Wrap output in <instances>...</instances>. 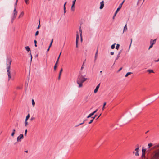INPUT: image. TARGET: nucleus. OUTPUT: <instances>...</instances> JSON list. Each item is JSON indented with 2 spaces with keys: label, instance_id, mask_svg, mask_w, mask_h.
Listing matches in <instances>:
<instances>
[{
  "label": "nucleus",
  "instance_id": "13d9d810",
  "mask_svg": "<svg viewBox=\"0 0 159 159\" xmlns=\"http://www.w3.org/2000/svg\"><path fill=\"white\" fill-rule=\"evenodd\" d=\"M119 57V55H118L117 57V59H118Z\"/></svg>",
  "mask_w": 159,
  "mask_h": 159
},
{
  "label": "nucleus",
  "instance_id": "c03bdc74",
  "mask_svg": "<svg viewBox=\"0 0 159 159\" xmlns=\"http://www.w3.org/2000/svg\"><path fill=\"white\" fill-rule=\"evenodd\" d=\"M39 22L40 23V21H39ZM40 26V23H39V25H38V28H39Z\"/></svg>",
  "mask_w": 159,
  "mask_h": 159
},
{
  "label": "nucleus",
  "instance_id": "b1692460",
  "mask_svg": "<svg viewBox=\"0 0 159 159\" xmlns=\"http://www.w3.org/2000/svg\"><path fill=\"white\" fill-rule=\"evenodd\" d=\"M32 104L33 106V107H34L35 104V102L33 99H32Z\"/></svg>",
  "mask_w": 159,
  "mask_h": 159
},
{
  "label": "nucleus",
  "instance_id": "dca6fc26",
  "mask_svg": "<svg viewBox=\"0 0 159 159\" xmlns=\"http://www.w3.org/2000/svg\"><path fill=\"white\" fill-rule=\"evenodd\" d=\"M62 71H63V69H62V68H61V70H60V71L59 74V77H58V79H59L60 78V77H61V73Z\"/></svg>",
  "mask_w": 159,
  "mask_h": 159
},
{
  "label": "nucleus",
  "instance_id": "9b49d317",
  "mask_svg": "<svg viewBox=\"0 0 159 159\" xmlns=\"http://www.w3.org/2000/svg\"><path fill=\"white\" fill-rule=\"evenodd\" d=\"M100 86V84H98L96 87V89H95L94 92L95 93H97L98 89Z\"/></svg>",
  "mask_w": 159,
  "mask_h": 159
},
{
  "label": "nucleus",
  "instance_id": "6e6552de",
  "mask_svg": "<svg viewBox=\"0 0 159 159\" xmlns=\"http://www.w3.org/2000/svg\"><path fill=\"white\" fill-rule=\"evenodd\" d=\"M146 151V150L144 149H142V157L143 158L145 159V152Z\"/></svg>",
  "mask_w": 159,
  "mask_h": 159
},
{
  "label": "nucleus",
  "instance_id": "603ef678",
  "mask_svg": "<svg viewBox=\"0 0 159 159\" xmlns=\"http://www.w3.org/2000/svg\"><path fill=\"white\" fill-rule=\"evenodd\" d=\"M101 115V114H100L99 116H98V117L97 118V119H98L99 117Z\"/></svg>",
  "mask_w": 159,
  "mask_h": 159
},
{
  "label": "nucleus",
  "instance_id": "58836bf2",
  "mask_svg": "<svg viewBox=\"0 0 159 159\" xmlns=\"http://www.w3.org/2000/svg\"><path fill=\"white\" fill-rule=\"evenodd\" d=\"M84 68V65L83 64L81 68V70H82Z\"/></svg>",
  "mask_w": 159,
  "mask_h": 159
},
{
  "label": "nucleus",
  "instance_id": "8fccbe9b",
  "mask_svg": "<svg viewBox=\"0 0 159 159\" xmlns=\"http://www.w3.org/2000/svg\"><path fill=\"white\" fill-rule=\"evenodd\" d=\"M122 69V68H120L118 70V71L119 72Z\"/></svg>",
  "mask_w": 159,
  "mask_h": 159
},
{
  "label": "nucleus",
  "instance_id": "5fc2aeb1",
  "mask_svg": "<svg viewBox=\"0 0 159 159\" xmlns=\"http://www.w3.org/2000/svg\"><path fill=\"white\" fill-rule=\"evenodd\" d=\"M50 49V48H49V47H48V48L47 49V51L48 52L49 51Z\"/></svg>",
  "mask_w": 159,
  "mask_h": 159
},
{
  "label": "nucleus",
  "instance_id": "6e6d98bb",
  "mask_svg": "<svg viewBox=\"0 0 159 159\" xmlns=\"http://www.w3.org/2000/svg\"><path fill=\"white\" fill-rule=\"evenodd\" d=\"M64 13H65L66 11V9H64Z\"/></svg>",
  "mask_w": 159,
  "mask_h": 159
},
{
  "label": "nucleus",
  "instance_id": "423d86ee",
  "mask_svg": "<svg viewBox=\"0 0 159 159\" xmlns=\"http://www.w3.org/2000/svg\"><path fill=\"white\" fill-rule=\"evenodd\" d=\"M24 135L23 134H20L17 138V142H20L21 141V139H23Z\"/></svg>",
  "mask_w": 159,
  "mask_h": 159
},
{
  "label": "nucleus",
  "instance_id": "1a4fd4ad",
  "mask_svg": "<svg viewBox=\"0 0 159 159\" xmlns=\"http://www.w3.org/2000/svg\"><path fill=\"white\" fill-rule=\"evenodd\" d=\"M139 147H138V148H137L135 149V151H134L133 152V153H135V155L136 156H138L139 155V152H139Z\"/></svg>",
  "mask_w": 159,
  "mask_h": 159
},
{
  "label": "nucleus",
  "instance_id": "9d476101",
  "mask_svg": "<svg viewBox=\"0 0 159 159\" xmlns=\"http://www.w3.org/2000/svg\"><path fill=\"white\" fill-rule=\"evenodd\" d=\"M98 109H97L94 112H93L90 113V114H89L87 117V118H89L90 117L92 116H93L95 113H96L97 111H98Z\"/></svg>",
  "mask_w": 159,
  "mask_h": 159
},
{
  "label": "nucleus",
  "instance_id": "37998d69",
  "mask_svg": "<svg viewBox=\"0 0 159 159\" xmlns=\"http://www.w3.org/2000/svg\"><path fill=\"white\" fill-rule=\"evenodd\" d=\"M110 54L111 55H113L114 54V52H111Z\"/></svg>",
  "mask_w": 159,
  "mask_h": 159
},
{
  "label": "nucleus",
  "instance_id": "5701e85b",
  "mask_svg": "<svg viewBox=\"0 0 159 159\" xmlns=\"http://www.w3.org/2000/svg\"><path fill=\"white\" fill-rule=\"evenodd\" d=\"M75 5H72L71 7V10L72 11H74L75 10V7H74Z\"/></svg>",
  "mask_w": 159,
  "mask_h": 159
},
{
  "label": "nucleus",
  "instance_id": "393cba45",
  "mask_svg": "<svg viewBox=\"0 0 159 159\" xmlns=\"http://www.w3.org/2000/svg\"><path fill=\"white\" fill-rule=\"evenodd\" d=\"M152 143H149L148 145V148H149L150 147L152 146Z\"/></svg>",
  "mask_w": 159,
  "mask_h": 159
},
{
  "label": "nucleus",
  "instance_id": "864d4df0",
  "mask_svg": "<svg viewBox=\"0 0 159 159\" xmlns=\"http://www.w3.org/2000/svg\"><path fill=\"white\" fill-rule=\"evenodd\" d=\"M132 39H131V43H130V45L129 48L130 47V46H131V43H132Z\"/></svg>",
  "mask_w": 159,
  "mask_h": 159
},
{
  "label": "nucleus",
  "instance_id": "4c0bfd02",
  "mask_svg": "<svg viewBox=\"0 0 159 159\" xmlns=\"http://www.w3.org/2000/svg\"><path fill=\"white\" fill-rule=\"evenodd\" d=\"M38 34H39V31H37L35 33V36H37V35H38Z\"/></svg>",
  "mask_w": 159,
  "mask_h": 159
},
{
  "label": "nucleus",
  "instance_id": "a18cd8bd",
  "mask_svg": "<svg viewBox=\"0 0 159 159\" xmlns=\"http://www.w3.org/2000/svg\"><path fill=\"white\" fill-rule=\"evenodd\" d=\"M80 35L81 38H82V33H80Z\"/></svg>",
  "mask_w": 159,
  "mask_h": 159
},
{
  "label": "nucleus",
  "instance_id": "ea45409f",
  "mask_svg": "<svg viewBox=\"0 0 159 159\" xmlns=\"http://www.w3.org/2000/svg\"><path fill=\"white\" fill-rule=\"evenodd\" d=\"M66 3V2L64 5V9H66L65 5Z\"/></svg>",
  "mask_w": 159,
  "mask_h": 159
},
{
  "label": "nucleus",
  "instance_id": "680f3d73",
  "mask_svg": "<svg viewBox=\"0 0 159 159\" xmlns=\"http://www.w3.org/2000/svg\"><path fill=\"white\" fill-rule=\"evenodd\" d=\"M81 41H82V38H81Z\"/></svg>",
  "mask_w": 159,
  "mask_h": 159
},
{
  "label": "nucleus",
  "instance_id": "0e129e2a",
  "mask_svg": "<svg viewBox=\"0 0 159 159\" xmlns=\"http://www.w3.org/2000/svg\"><path fill=\"white\" fill-rule=\"evenodd\" d=\"M100 73H102V71H100Z\"/></svg>",
  "mask_w": 159,
  "mask_h": 159
},
{
  "label": "nucleus",
  "instance_id": "c9c22d12",
  "mask_svg": "<svg viewBox=\"0 0 159 159\" xmlns=\"http://www.w3.org/2000/svg\"><path fill=\"white\" fill-rule=\"evenodd\" d=\"M76 1V0H74L73 2H72V4L73 5H75V2Z\"/></svg>",
  "mask_w": 159,
  "mask_h": 159
},
{
  "label": "nucleus",
  "instance_id": "f257e3e1",
  "mask_svg": "<svg viewBox=\"0 0 159 159\" xmlns=\"http://www.w3.org/2000/svg\"><path fill=\"white\" fill-rule=\"evenodd\" d=\"M18 0H16L14 5V9L12 12V17L11 22L12 23H13L14 20L16 18L17 15L18 11L17 10V5Z\"/></svg>",
  "mask_w": 159,
  "mask_h": 159
},
{
  "label": "nucleus",
  "instance_id": "aec40b11",
  "mask_svg": "<svg viewBox=\"0 0 159 159\" xmlns=\"http://www.w3.org/2000/svg\"><path fill=\"white\" fill-rule=\"evenodd\" d=\"M132 74V73L131 72H129L126 73V74L125 75V77H127L129 75L131 74Z\"/></svg>",
  "mask_w": 159,
  "mask_h": 159
},
{
  "label": "nucleus",
  "instance_id": "4d7b16f0",
  "mask_svg": "<svg viewBox=\"0 0 159 159\" xmlns=\"http://www.w3.org/2000/svg\"><path fill=\"white\" fill-rule=\"evenodd\" d=\"M34 118H31L30 119L31 120H33Z\"/></svg>",
  "mask_w": 159,
  "mask_h": 159
},
{
  "label": "nucleus",
  "instance_id": "e433bc0d",
  "mask_svg": "<svg viewBox=\"0 0 159 159\" xmlns=\"http://www.w3.org/2000/svg\"><path fill=\"white\" fill-rule=\"evenodd\" d=\"M34 43H35V46L36 47L37 46V45H36L37 41H36V40H34Z\"/></svg>",
  "mask_w": 159,
  "mask_h": 159
},
{
  "label": "nucleus",
  "instance_id": "7c9ffc66",
  "mask_svg": "<svg viewBox=\"0 0 159 159\" xmlns=\"http://www.w3.org/2000/svg\"><path fill=\"white\" fill-rule=\"evenodd\" d=\"M120 47L119 44H117L116 47V48L117 50H118Z\"/></svg>",
  "mask_w": 159,
  "mask_h": 159
},
{
  "label": "nucleus",
  "instance_id": "09e8293b",
  "mask_svg": "<svg viewBox=\"0 0 159 159\" xmlns=\"http://www.w3.org/2000/svg\"><path fill=\"white\" fill-rule=\"evenodd\" d=\"M155 62H158L159 61V58L157 60H155Z\"/></svg>",
  "mask_w": 159,
  "mask_h": 159
},
{
  "label": "nucleus",
  "instance_id": "ddd939ff",
  "mask_svg": "<svg viewBox=\"0 0 159 159\" xmlns=\"http://www.w3.org/2000/svg\"><path fill=\"white\" fill-rule=\"evenodd\" d=\"M79 33L78 32H77V34H76V43H78L79 42Z\"/></svg>",
  "mask_w": 159,
  "mask_h": 159
},
{
  "label": "nucleus",
  "instance_id": "7ed1b4c3",
  "mask_svg": "<svg viewBox=\"0 0 159 159\" xmlns=\"http://www.w3.org/2000/svg\"><path fill=\"white\" fill-rule=\"evenodd\" d=\"M87 78H84L83 76H79L77 80V83L79 85L78 87L81 88L83 86V83L87 80Z\"/></svg>",
  "mask_w": 159,
  "mask_h": 159
},
{
  "label": "nucleus",
  "instance_id": "c756f323",
  "mask_svg": "<svg viewBox=\"0 0 159 159\" xmlns=\"http://www.w3.org/2000/svg\"><path fill=\"white\" fill-rule=\"evenodd\" d=\"M106 102H105L104 104H103V107L102 108V110H103L105 108V106L106 105Z\"/></svg>",
  "mask_w": 159,
  "mask_h": 159
},
{
  "label": "nucleus",
  "instance_id": "0eeeda50",
  "mask_svg": "<svg viewBox=\"0 0 159 159\" xmlns=\"http://www.w3.org/2000/svg\"><path fill=\"white\" fill-rule=\"evenodd\" d=\"M61 52L60 53V54H59V57H58V58L57 59V61H56V62L55 63V65L54 66V70H56V68H57V65L58 63V61H59V59L60 55H61Z\"/></svg>",
  "mask_w": 159,
  "mask_h": 159
},
{
  "label": "nucleus",
  "instance_id": "a878e982",
  "mask_svg": "<svg viewBox=\"0 0 159 159\" xmlns=\"http://www.w3.org/2000/svg\"><path fill=\"white\" fill-rule=\"evenodd\" d=\"M152 40V44L153 45L156 42V39H155L154 40Z\"/></svg>",
  "mask_w": 159,
  "mask_h": 159
},
{
  "label": "nucleus",
  "instance_id": "39448f33",
  "mask_svg": "<svg viewBox=\"0 0 159 159\" xmlns=\"http://www.w3.org/2000/svg\"><path fill=\"white\" fill-rule=\"evenodd\" d=\"M124 1H125L124 0L122 2V3L119 5V7H118V8L117 9L116 11V12H115V15H114V16H115L116 15L117 13H118V12L119 11V10L121 8L122 5H123V3H124Z\"/></svg>",
  "mask_w": 159,
  "mask_h": 159
},
{
  "label": "nucleus",
  "instance_id": "052dcab7",
  "mask_svg": "<svg viewBox=\"0 0 159 159\" xmlns=\"http://www.w3.org/2000/svg\"><path fill=\"white\" fill-rule=\"evenodd\" d=\"M148 132H149V131H147L146 132V134H147V133H148Z\"/></svg>",
  "mask_w": 159,
  "mask_h": 159
},
{
  "label": "nucleus",
  "instance_id": "2eb2a0df",
  "mask_svg": "<svg viewBox=\"0 0 159 159\" xmlns=\"http://www.w3.org/2000/svg\"><path fill=\"white\" fill-rule=\"evenodd\" d=\"M98 55V50H97L96 52L95 53V58H94V61H96V60L97 59Z\"/></svg>",
  "mask_w": 159,
  "mask_h": 159
},
{
  "label": "nucleus",
  "instance_id": "f704fd0d",
  "mask_svg": "<svg viewBox=\"0 0 159 159\" xmlns=\"http://www.w3.org/2000/svg\"><path fill=\"white\" fill-rule=\"evenodd\" d=\"M25 3L28 4H29L28 0H24Z\"/></svg>",
  "mask_w": 159,
  "mask_h": 159
},
{
  "label": "nucleus",
  "instance_id": "f8f14e48",
  "mask_svg": "<svg viewBox=\"0 0 159 159\" xmlns=\"http://www.w3.org/2000/svg\"><path fill=\"white\" fill-rule=\"evenodd\" d=\"M104 6V1H102L100 2V9H102Z\"/></svg>",
  "mask_w": 159,
  "mask_h": 159
},
{
  "label": "nucleus",
  "instance_id": "4be33fe9",
  "mask_svg": "<svg viewBox=\"0 0 159 159\" xmlns=\"http://www.w3.org/2000/svg\"><path fill=\"white\" fill-rule=\"evenodd\" d=\"M147 71L149 73H154V72L153 70H147Z\"/></svg>",
  "mask_w": 159,
  "mask_h": 159
},
{
  "label": "nucleus",
  "instance_id": "f03ea898",
  "mask_svg": "<svg viewBox=\"0 0 159 159\" xmlns=\"http://www.w3.org/2000/svg\"><path fill=\"white\" fill-rule=\"evenodd\" d=\"M7 74L8 76V81H9L11 79V71L10 70L11 68V62L12 61L9 59H8L7 60Z\"/></svg>",
  "mask_w": 159,
  "mask_h": 159
},
{
  "label": "nucleus",
  "instance_id": "2f4dec72",
  "mask_svg": "<svg viewBox=\"0 0 159 159\" xmlns=\"http://www.w3.org/2000/svg\"><path fill=\"white\" fill-rule=\"evenodd\" d=\"M115 44H115H115H113L111 46V48L112 49H114V48H115Z\"/></svg>",
  "mask_w": 159,
  "mask_h": 159
},
{
  "label": "nucleus",
  "instance_id": "6ab92c4d",
  "mask_svg": "<svg viewBox=\"0 0 159 159\" xmlns=\"http://www.w3.org/2000/svg\"><path fill=\"white\" fill-rule=\"evenodd\" d=\"M27 120H25V122H24L25 126L26 127L28 125V123L27 122Z\"/></svg>",
  "mask_w": 159,
  "mask_h": 159
},
{
  "label": "nucleus",
  "instance_id": "f3484780",
  "mask_svg": "<svg viewBox=\"0 0 159 159\" xmlns=\"http://www.w3.org/2000/svg\"><path fill=\"white\" fill-rule=\"evenodd\" d=\"M127 30V25L126 24V25H125V26L124 27L123 33H124L125 31H126Z\"/></svg>",
  "mask_w": 159,
  "mask_h": 159
},
{
  "label": "nucleus",
  "instance_id": "cd10ccee",
  "mask_svg": "<svg viewBox=\"0 0 159 159\" xmlns=\"http://www.w3.org/2000/svg\"><path fill=\"white\" fill-rule=\"evenodd\" d=\"M92 118H93V119H92L90 121L89 123V124H91L93 122V121L94 119V117H92Z\"/></svg>",
  "mask_w": 159,
  "mask_h": 159
},
{
  "label": "nucleus",
  "instance_id": "79ce46f5",
  "mask_svg": "<svg viewBox=\"0 0 159 159\" xmlns=\"http://www.w3.org/2000/svg\"><path fill=\"white\" fill-rule=\"evenodd\" d=\"M79 31L80 32V33H82V30L80 29V28L79 29Z\"/></svg>",
  "mask_w": 159,
  "mask_h": 159
},
{
  "label": "nucleus",
  "instance_id": "3c124183",
  "mask_svg": "<svg viewBox=\"0 0 159 159\" xmlns=\"http://www.w3.org/2000/svg\"><path fill=\"white\" fill-rule=\"evenodd\" d=\"M53 39H52V40L51 41V43H52H52H53Z\"/></svg>",
  "mask_w": 159,
  "mask_h": 159
},
{
  "label": "nucleus",
  "instance_id": "49530a36",
  "mask_svg": "<svg viewBox=\"0 0 159 159\" xmlns=\"http://www.w3.org/2000/svg\"><path fill=\"white\" fill-rule=\"evenodd\" d=\"M78 43H76V48H78Z\"/></svg>",
  "mask_w": 159,
  "mask_h": 159
},
{
  "label": "nucleus",
  "instance_id": "a211bd4d",
  "mask_svg": "<svg viewBox=\"0 0 159 159\" xmlns=\"http://www.w3.org/2000/svg\"><path fill=\"white\" fill-rule=\"evenodd\" d=\"M15 132H16V130H15V129H13V132L11 134V136L12 137L14 136V134L15 133Z\"/></svg>",
  "mask_w": 159,
  "mask_h": 159
},
{
  "label": "nucleus",
  "instance_id": "20e7f679",
  "mask_svg": "<svg viewBox=\"0 0 159 159\" xmlns=\"http://www.w3.org/2000/svg\"><path fill=\"white\" fill-rule=\"evenodd\" d=\"M151 159H159V151H157Z\"/></svg>",
  "mask_w": 159,
  "mask_h": 159
},
{
  "label": "nucleus",
  "instance_id": "72a5a7b5",
  "mask_svg": "<svg viewBox=\"0 0 159 159\" xmlns=\"http://www.w3.org/2000/svg\"><path fill=\"white\" fill-rule=\"evenodd\" d=\"M84 122H85V120L83 121V122H82V123L78 125L77 126H79L80 125H81L83 124L84 123Z\"/></svg>",
  "mask_w": 159,
  "mask_h": 159
},
{
  "label": "nucleus",
  "instance_id": "473e14b6",
  "mask_svg": "<svg viewBox=\"0 0 159 159\" xmlns=\"http://www.w3.org/2000/svg\"><path fill=\"white\" fill-rule=\"evenodd\" d=\"M27 132V129H26V130H25V136H26Z\"/></svg>",
  "mask_w": 159,
  "mask_h": 159
},
{
  "label": "nucleus",
  "instance_id": "de8ad7c7",
  "mask_svg": "<svg viewBox=\"0 0 159 159\" xmlns=\"http://www.w3.org/2000/svg\"><path fill=\"white\" fill-rule=\"evenodd\" d=\"M52 43H50V45H49V48H50L51 47V46H52Z\"/></svg>",
  "mask_w": 159,
  "mask_h": 159
},
{
  "label": "nucleus",
  "instance_id": "bf43d9fd",
  "mask_svg": "<svg viewBox=\"0 0 159 159\" xmlns=\"http://www.w3.org/2000/svg\"><path fill=\"white\" fill-rule=\"evenodd\" d=\"M97 116V115H95V116H94L93 117H94V118L96 117Z\"/></svg>",
  "mask_w": 159,
  "mask_h": 159
},
{
  "label": "nucleus",
  "instance_id": "4468645a",
  "mask_svg": "<svg viewBox=\"0 0 159 159\" xmlns=\"http://www.w3.org/2000/svg\"><path fill=\"white\" fill-rule=\"evenodd\" d=\"M24 14V12L23 11H22L21 13L18 16V18H21L23 17Z\"/></svg>",
  "mask_w": 159,
  "mask_h": 159
},
{
  "label": "nucleus",
  "instance_id": "bb28decb",
  "mask_svg": "<svg viewBox=\"0 0 159 159\" xmlns=\"http://www.w3.org/2000/svg\"><path fill=\"white\" fill-rule=\"evenodd\" d=\"M30 114H28L27 116H26V119H25V120H28V119H29V117H30Z\"/></svg>",
  "mask_w": 159,
  "mask_h": 159
},
{
  "label": "nucleus",
  "instance_id": "a19ab883",
  "mask_svg": "<svg viewBox=\"0 0 159 159\" xmlns=\"http://www.w3.org/2000/svg\"><path fill=\"white\" fill-rule=\"evenodd\" d=\"M30 56H31V61H32V54H31V53H30Z\"/></svg>",
  "mask_w": 159,
  "mask_h": 159
},
{
  "label": "nucleus",
  "instance_id": "e2e57ef3",
  "mask_svg": "<svg viewBox=\"0 0 159 159\" xmlns=\"http://www.w3.org/2000/svg\"><path fill=\"white\" fill-rule=\"evenodd\" d=\"M115 16H114L113 17V19H114V17H115Z\"/></svg>",
  "mask_w": 159,
  "mask_h": 159
},
{
  "label": "nucleus",
  "instance_id": "412c9836",
  "mask_svg": "<svg viewBox=\"0 0 159 159\" xmlns=\"http://www.w3.org/2000/svg\"><path fill=\"white\" fill-rule=\"evenodd\" d=\"M25 48L26 51L28 52H29L30 50V48L29 46H26L25 47Z\"/></svg>",
  "mask_w": 159,
  "mask_h": 159
},
{
  "label": "nucleus",
  "instance_id": "c85d7f7f",
  "mask_svg": "<svg viewBox=\"0 0 159 159\" xmlns=\"http://www.w3.org/2000/svg\"><path fill=\"white\" fill-rule=\"evenodd\" d=\"M150 44H151V45H150V46L149 47V49L150 48H152V47L153 45L152 44V40L150 41Z\"/></svg>",
  "mask_w": 159,
  "mask_h": 159
}]
</instances>
